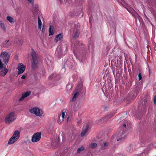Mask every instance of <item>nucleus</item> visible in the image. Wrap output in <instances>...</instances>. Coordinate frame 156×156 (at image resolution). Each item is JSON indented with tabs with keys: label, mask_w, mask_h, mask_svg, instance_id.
Returning <instances> with one entry per match:
<instances>
[{
	"label": "nucleus",
	"mask_w": 156,
	"mask_h": 156,
	"mask_svg": "<svg viewBox=\"0 0 156 156\" xmlns=\"http://www.w3.org/2000/svg\"><path fill=\"white\" fill-rule=\"evenodd\" d=\"M25 76L24 75H23L21 77V78L23 79H25Z\"/></svg>",
	"instance_id": "nucleus-34"
},
{
	"label": "nucleus",
	"mask_w": 156,
	"mask_h": 156,
	"mask_svg": "<svg viewBox=\"0 0 156 156\" xmlns=\"http://www.w3.org/2000/svg\"><path fill=\"white\" fill-rule=\"evenodd\" d=\"M122 126H123L124 127H126V124L125 123H124Z\"/></svg>",
	"instance_id": "nucleus-35"
},
{
	"label": "nucleus",
	"mask_w": 156,
	"mask_h": 156,
	"mask_svg": "<svg viewBox=\"0 0 156 156\" xmlns=\"http://www.w3.org/2000/svg\"><path fill=\"white\" fill-rule=\"evenodd\" d=\"M0 57L5 64H7L9 61L10 56L9 53L6 52H2L1 54Z\"/></svg>",
	"instance_id": "nucleus-5"
},
{
	"label": "nucleus",
	"mask_w": 156,
	"mask_h": 156,
	"mask_svg": "<svg viewBox=\"0 0 156 156\" xmlns=\"http://www.w3.org/2000/svg\"><path fill=\"white\" fill-rule=\"evenodd\" d=\"M84 149V147L82 146L78 149L77 152L78 153H80L82 152Z\"/></svg>",
	"instance_id": "nucleus-23"
},
{
	"label": "nucleus",
	"mask_w": 156,
	"mask_h": 156,
	"mask_svg": "<svg viewBox=\"0 0 156 156\" xmlns=\"http://www.w3.org/2000/svg\"><path fill=\"white\" fill-rule=\"evenodd\" d=\"M31 53L32 58L31 67L33 69H35L37 68L38 64L37 55L36 52L34 50H32Z\"/></svg>",
	"instance_id": "nucleus-2"
},
{
	"label": "nucleus",
	"mask_w": 156,
	"mask_h": 156,
	"mask_svg": "<svg viewBox=\"0 0 156 156\" xmlns=\"http://www.w3.org/2000/svg\"><path fill=\"white\" fill-rule=\"evenodd\" d=\"M11 137L13 139H16L17 140H18L19 139L17 138L16 137H15V136H13V135H12Z\"/></svg>",
	"instance_id": "nucleus-33"
},
{
	"label": "nucleus",
	"mask_w": 156,
	"mask_h": 156,
	"mask_svg": "<svg viewBox=\"0 0 156 156\" xmlns=\"http://www.w3.org/2000/svg\"><path fill=\"white\" fill-rule=\"evenodd\" d=\"M109 144L108 142H104L103 144L101 145V148L102 149H105L108 148Z\"/></svg>",
	"instance_id": "nucleus-17"
},
{
	"label": "nucleus",
	"mask_w": 156,
	"mask_h": 156,
	"mask_svg": "<svg viewBox=\"0 0 156 156\" xmlns=\"http://www.w3.org/2000/svg\"><path fill=\"white\" fill-rule=\"evenodd\" d=\"M27 1L31 4H33L34 3V0H27Z\"/></svg>",
	"instance_id": "nucleus-28"
},
{
	"label": "nucleus",
	"mask_w": 156,
	"mask_h": 156,
	"mask_svg": "<svg viewBox=\"0 0 156 156\" xmlns=\"http://www.w3.org/2000/svg\"><path fill=\"white\" fill-rule=\"evenodd\" d=\"M51 76H52V75H51ZM51 76H49V79H50V78H51Z\"/></svg>",
	"instance_id": "nucleus-41"
},
{
	"label": "nucleus",
	"mask_w": 156,
	"mask_h": 156,
	"mask_svg": "<svg viewBox=\"0 0 156 156\" xmlns=\"http://www.w3.org/2000/svg\"><path fill=\"white\" fill-rule=\"evenodd\" d=\"M67 113L66 112V111H63L62 112V115H61V116H62V117H63V119H64L65 116H66V115H67Z\"/></svg>",
	"instance_id": "nucleus-25"
},
{
	"label": "nucleus",
	"mask_w": 156,
	"mask_h": 156,
	"mask_svg": "<svg viewBox=\"0 0 156 156\" xmlns=\"http://www.w3.org/2000/svg\"><path fill=\"white\" fill-rule=\"evenodd\" d=\"M54 76V74H53L52 75V76Z\"/></svg>",
	"instance_id": "nucleus-42"
},
{
	"label": "nucleus",
	"mask_w": 156,
	"mask_h": 156,
	"mask_svg": "<svg viewBox=\"0 0 156 156\" xmlns=\"http://www.w3.org/2000/svg\"><path fill=\"white\" fill-rule=\"evenodd\" d=\"M72 87L71 85H68L66 86V88L67 90H68L69 88L71 89L72 88Z\"/></svg>",
	"instance_id": "nucleus-27"
},
{
	"label": "nucleus",
	"mask_w": 156,
	"mask_h": 156,
	"mask_svg": "<svg viewBox=\"0 0 156 156\" xmlns=\"http://www.w3.org/2000/svg\"><path fill=\"white\" fill-rule=\"evenodd\" d=\"M62 35L61 34H59L57 35L55 39V41L57 42L58 41L60 40L62 38Z\"/></svg>",
	"instance_id": "nucleus-13"
},
{
	"label": "nucleus",
	"mask_w": 156,
	"mask_h": 156,
	"mask_svg": "<svg viewBox=\"0 0 156 156\" xmlns=\"http://www.w3.org/2000/svg\"><path fill=\"white\" fill-rule=\"evenodd\" d=\"M69 117H68L67 118V121H68V120H69Z\"/></svg>",
	"instance_id": "nucleus-39"
},
{
	"label": "nucleus",
	"mask_w": 156,
	"mask_h": 156,
	"mask_svg": "<svg viewBox=\"0 0 156 156\" xmlns=\"http://www.w3.org/2000/svg\"><path fill=\"white\" fill-rule=\"evenodd\" d=\"M38 22L39 28L42 31L43 30V27H44V26H43L42 27H41L42 22L40 19L38 17Z\"/></svg>",
	"instance_id": "nucleus-14"
},
{
	"label": "nucleus",
	"mask_w": 156,
	"mask_h": 156,
	"mask_svg": "<svg viewBox=\"0 0 156 156\" xmlns=\"http://www.w3.org/2000/svg\"><path fill=\"white\" fill-rule=\"evenodd\" d=\"M53 28V27L52 26H50L49 30V36L52 35L54 34V32L52 30Z\"/></svg>",
	"instance_id": "nucleus-20"
},
{
	"label": "nucleus",
	"mask_w": 156,
	"mask_h": 156,
	"mask_svg": "<svg viewBox=\"0 0 156 156\" xmlns=\"http://www.w3.org/2000/svg\"><path fill=\"white\" fill-rule=\"evenodd\" d=\"M139 80H140L142 79V76L140 73L138 75Z\"/></svg>",
	"instance_id": "nucleus-29"
},
{
	"label": "nucleus",
	"mask_w": 156,
	"mask_h": 156,
	"mask_svg": "<svg viewBox=\"0 0 156 156\" xmlns=\"http://www.w3.org/2000/svg\"><path fill=\"white\" fill-rule=\"evenodd\" d=\"M26 66L23 64L19 63L18 65L17 69L18 70V74L22 73L25 70Z\"/></svg>",
	"instance_id": "nucleus-7"
},
{
	"label": "nucleus",
	"mask_w": 156,
	"mask_h": 156,
	"mask_svg": "<svg viewBox=\"0 0 156 156\" xmlns=\"http://www.w3.org/2000/svg\"><path fill=\"white\" fill-rule=\"evenodd\" d=\"M9 40L7 41H6V43H8L9 42Z\"/></svg>",
	"instance_id": "nucleus-40"
},
{
	"label": "nucleus",
	"mask_w": 156,
	"mask_h": 156,
	"mask_svg": "<svg viewBox=\"0 0 156 156\" xmlns=\"http://www.w3.org/2000/svg\"><path fill=\"white\" fill-rule=\"evenodd\" d=\"M79 33L78 31L77 30L75 34L74 37H78L79 35Z\"/></svg>",
	"instance_id": "nucleus-30"
},
{
	"label": "nucleus",
	"mask_w": 156,
	"mask_h": 156,
	"mask_svg": "<svg viewBox=\"0 0 156 156\" xmlns=\"http://www.w3.org/2000/svg\"><path fill=\"white\" fill-rule=\"evenodd\" d=\"M154 105H156V96H155L154 98Z\"/></svg>",
	"instance_id": "nucleus-31"
},
{
	"label": "nucleus",
	"mask_w": 156,
	"mask_h": 156,
	"mask_svg": "<svg viewBox=\"0 0 156 156\" xmlns=\"http://www.w3.org/2000/svg\"><path fill=\"white\" fill-rule=\"evenodd\" d=\"M89 131V126L88 124L86 125V127L83 129V131L81 133V136L83 137L87 134Z\"/></svg>",
	"instance_id": "nucleus-8"
},
{
	"label": "nucleus",
	"mask_w": 156,
	"mask_h": 156,
	"mask_svg": "<svg viewBox=\"0 0 156 156\" xmlns=\"http://www.w3.org/2000/svg\"><path fill=\"white\" fill-rule=\"evenodd\" d=\"M20 133L19 131L16 130H15L13 132V135L15 136V137H16L18 138L19 139L20 136Z\"/></svg>",
	"instance_id": "nucleus-15"
},
{
	"label": "nucleus",
	"mask_w": 156,
	"mask_h": 156,
	"mask_svg": "<svg viewBox=\"0 0 156 156\" xmlns=\"http://www.w3.org/2000/svg\"><path fill=\"white\" fill-rule=\"evenodd\" d=\"M53 128V126H52L51 127H50V128H49V129L50 130V132H51L52 131Z\"/></svg>",
	"instance_id": "nucleus-32"
},
{
	"label": "nucleus",
	"mask_w": 156,
	"mask_h": 156,
	"mask_svg": "<svg viewBox=\"0 0 156 156\" xmlns=\"http://www.w3.org/2000/svg\"><path fill=\"white\" fill-rule=\"evenodd\" d=\"M16 116L13 112L9 113L6 117L5 121L6 123L10 124L16 119Z\"/></svg>",
	"instance_id": "nucleus-3"
},
{
	"label": "nucleus",
	"mask_w": 156,
	"mask_h": 156,
	"mask_svg": "<svg viewBox=\"0 0 156 156\" xmlns=\"http://www.w3.org/2000/svg\"><path fill=\"white\" fill-rule=\"evenodd\" d=\"M30 94V92L29 91L23 93L22 94L21 97L19 99V101H23L25 98L29 96Z\"/></svg>",
	"instance_id": "nucleus-9"
},
{
	"label": "nucleus",
	"mask_w": 156,
	"mask_h": 156,
	"mask_svg": "<svg viewBox=\"0 0 156 156\" xmlns=\"http://www.w3.org/2000/svg\"><path fill=\"white\" fill-rule=\"evenodd\" d=\"M125 8L130 13H131L133 16H134V14L135 13V11L133 8L128 6H125Z\"/></svg>",
	"instance_id": "nucleus-10"
},
{
	"label": "nucleus",
	"mask_w": 156,
	"mask_h": 156,
	"mask_svg": "<svg viewBox=\"0 0 156 156\" xmlns=\"http://www.w3.org/2000/svg\"><path fill=\"white\" fill-rule=\"evenodd\" d=\"M58 123L59 124H61L63 120V118L61 115H58Z\"/></svg>",
	"instance_id": "nucleus-18"
},
{
	"label": "nucleus",
	"mask_w": 156,
	"mask_h": 156,
	"mask_svg": "<svg viewBox=\"0 0 156 156\" xmlns=\"http://www.w3.org/2000/svg\"><path fill=\"white\" fill-rule=\"evenodd\" d=\"M60 1V2H61V0H59Z\"/></svg>",
	"instance_id": "nucleus-44"
},
{
	"label": "nucleus",
	"mask_w": 156,
	"mask_h": 156,
	"mask_svg": "<svg viewBox=\"0 0 156 156\" xmlns=\"http://www.w3.org/2000/svg\"><path fill=\"white\" fill-rule=\"evenodd\" d=\"M76 26H77V27H78V25H76Z\"/></svg>",
	"instance_id": "nucleus-43"
},
{
	"label": "nucleus",
	"mask_w": 156,
	"mask_h": 156,
	"mask_svg": "<svg viewBox=\"0 0 156 156\" xmlns=\"http://www.w3.org/2000/svg\"><path fill=\"white\" fill-rule=\"evenodd\" d=\"M135 156H141V154H140V155H136Z\"/></svg>",
	"instance_id": "nucleus-37"
},
{
	"label": "nucleus",
	"mask_w": 156,
	"mask_h": 156,
	"mask_svg": "<svg viewBox=\"0 0 156 156\" xmlns=\"http://www.w3.org/2000/svg\"><path fill=\"white\" fill-rule=\"evenodd\" d=\"M63 48L61 47L60 46L58 47L56 49V53H57L58 54L61 55V54H65V53H63L62 52Z\"/></svg>",
	"instance_id": "nucleus-11"
},
{
	"label": "nucleus",
	"mask_w": 156,
	"mask_h": 156,
	"mask_svg": "<svg viewBox=\"0 0 156 156\" xmlns=\"http://www.w3.org/2000/svg\"><path fill=\"white\" fill-rule=\"evenodd\" d=\"M18 140L11 137L9 140L8 144H12L16 142Z\"/></svg>",
	"instance_id": "nucleus-16"
},
{
	"label": "nucleus",
	"mask_w": 156,
	"mask_h": 156,
	"mask_svg": "<svg viewBox=\"0 0 156 156\" xmlns=\"http://www.w3.org/2000/svg\"><path fill=\"white\" fill-rule=\"evenodd\" d=\"M30 112L34 114L36 116L41 117L43 114L42 110L38 107H34L31 108L29 110Z\"/></svg>",
	"instance_id": "nucleus-4"
},
{
	"label": "nucleus",
	"mask_w": 156,
	"mask_h": 156,
	"mask_svg": "<svg viewBox=\"0 0 156 156\" xmlns=\"http://www.w3.org/2000/svg\"><path fill=\"white\" fill-rule=\"evenodd\" d=\"M51 58H50L49 59L48 58H47L46 59V62L48 65H50L51 63Z\"/></svg>",
	"instance_id": "nucleus-24"
},
{
	"label": "nucleus",
	"mask_w": 156,
	"mask_h": 156,
	"mask_svg": "<svg viewBox=\"0 0 156 156\" xmlns=\"http://www.w3.org/2000/svg\"><path fill=\"white\" fill-rule=\"evenodd\" d=\"M41 136V133L40 132H38L34 133L32 136L31 139V141L33 142H36L39 141Z\"/></svg>",
	"instance_id": "nucleus-6"
},
{
	"label": "nucleus",
	"mask_w": 156,
	"mask_h": 156,
	"mask_svg": "<svg viewBox=\"0 0 156 156\" xmlns=\"http://www.w3.org/2000/svg\"><path fill=\"white\" fill-rule=\"evenodd\" d=\"M76 16L82 17L83 16V10L82 8L80 9L77 11V13L75 14Z\"/></svg>",
	"instance_id": "nucleus-12"
},
{
	"label": "nucleus",
	"mask_w": 156,
	"mask_h": 156,
	"mask_svg": "<svg viewBox=\"0 0 156 156\" xmlns=\"http://www.w3.org/2000/svg\"><path fill=\"white\" fill-rule=\"evenodd\" d=\"M0 26L2 30L5 31L6 30V27L4 23L0 21Z\"/></svg>",
	"instance_id": "nucleus-19"
},
{
	"label": "nucleus",
	"mask_w": 156,
	"mask_h": 156,
	"mask_svg": "<svg viewBox=\"0 0 156 156\" xmlns=\"http://www.w3.org/2000/svg\"><path fill=\"white\" fill-rule=\"evenodd\" d=\"M122 132H120L117 135V137L118 138L117 139V141H118L120 140H121L122 139V137H121L120 138H119V137L121 136L122 135L121 134Z\"/></svg>",
	"instance_id": "nucleus-22"
},
{
	"label": "nucleus",
	"mask_w": 156,
	"mask_h": 156,
	"mask_svg": "<svg viewBox=\"0 0 156 156\" xmlns=\"http://www.w3.org/2000/svg\"><path fill=\"white\" fill-rule=\"evenodd\" d=\"M91 148H94L96 147L97 146V144L95 143H92L91 144Z\"/></svg>",
	"instance_id": "nucleus-26"
},
{
	"label": "nucleus",
	"mask_w": 156,
	"mask_h": 156,
	"mask_svg": "<svg viewBox=\"0 0 156 156\" xmlns=\"http://www.w3.org/2000/svg\"><path fill=\"white\" fill-rule=\"evenodd\" d=\"M81 122V120H79V121H78L77 122H78V124L80 123Z\"/></svg>",
	"instance_id": "nucleus-36"
},
{
	"label": "nucleus",
	"mask_w": 156,
	"mask_h": 156,
	"mask_svg": "<svg viewBox=\"0 0 156 156\" xmlns=\"http://www.w3.org/2000/svg\"><path fill=\"white\" fill-rule=\"evenodd\" d=\"M7 19L10 23H12L14 22V19L10 16H7Z\"/></svg>",
	"instance_id": "nucleus-21"
},
{
	"label": "nucleus",
	"mask_w": 156,
	"mask_h": 156,
	"mask_svg": "<svg viewBox=\"0 0 156 156\" xmlns=\"http://www.w3.org/2000/svg\"><path fill=\"white\" fill-rule=\"evenodd\" d=\"M83 84L81 82H80L77 84L76 89L74 92V95L71 100V105L70 106V108L73 111L78 110L80 107V106L77 104H75L74 102L79 95V93L82 91V90H85V89L82 87Z\"/></svg>",
	"instance_id": "nucleus-1"
},
{
	"label": "nucleus",
	"mask_w": 156,
	"mask_h": 156,
	"mask_svg": "<svg viewBox=\"0 0 156 156\" xmlns=\"http://www.w3.org/2000/svg\"><path fill=\"white\" fill-rule=\"evenodd\" d=\"M145 154V153H142V155L143 156V155L144 154Z\"/></svg>",
	"instance_id": "nucleus-38"
}]
</instances>
